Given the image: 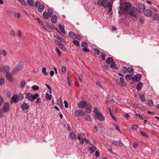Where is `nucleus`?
Returning a JSON list of instances; mask_svg holds the SVG:
<instances>
[{
    "instance_id": "nucleus-1",
    "label": "nucleus",
    "mask_w": 159,
    "mask_h": 159,
    "mask_svg": "<svg viewBox=\"0 0 159 159\" xmlns=\"http://www.w3.org/2000/svg\"><path fill=\"white\" fill-rule=\"evenodd\" d=\"M39 96L38 93H36L33 95L31 93H28L25 94V98L30 101L32 102Z\"/></svg>"
},
{
    "instance_id": "nucleus-2",
    "label": "nucleus",
    "mask_w": 159,
    "mask_h": 159,
    "mask_svg": "<svg viewBox=\"0 0 159 159\" xmlns=\"http://www.w3.org/2000/svg\"><path fill=\"white\" fill-rule=\"evenodd\" d=\"M132 6V4L130 2H126L123 3L122 6L119 7L120 10L122 7L123 9L126 11H128L130 10V8Z\"/></svg>"
},
{
    "instance_id": "nucleus-3",
    "label": "nucleus",
    "mask_w": 159,
    "mask_h": 159,
    "mask_svg": "<svg viewBox=\"0 0 159 159\" xmlns=\"http://www.w3.org/2000/svg\"><path fill=\"white\" fill-rule=\"evenodd\" d=\"M137 9L135 7H133L130 9L129 15L131 16V18L135 20L137 19Z\"/></svg>"
},
{
    "instance_id": "nucleus-4",
    "label": "nucleus",
    "mask_w": 159,
    "mask_h": 159,
    "mask_svg": "<svg viewBox=\"0 0 159 159\" xmlns=\"http://www.w3.org/2000/svg\"><path fill=\"white\" fill-rule=\"evenodd\" d=\"M23 63L20 62L11 72L12 75H14L16 73L21 70L23 68Z\"/></svg>"
},
{
    "instance_id": "nucleus-5",
    "label": "nucleus",
    "mask_w": 159,
    "mask_h": 159,
    "mask_svg": "<svg viewBox=\"0 0 159 159\" xmlns=\"http://www.w3.org/2000/svg\"><path fill=\"white\" fill-rule=\"evenodd\" d=\"M34 7L37 8L38 11L39 12H42L44 8V5L38 1H36L35 3Z\"/></svg>"
},
{
    "instance_id": "nucleus-6",
    "label": "nucleus",
    "mask_w": 159,
    "mask_h": 159,
    "mask_svg": "<svg viewBox=\"0 0 159 159\" xmlns=\"http://www.w3.org/2000/svg\"><path fill=\"white\" fill-rule=\"evenodd\" d=\"M10 109L9 104L7 102H5L3 105L2 109L4 112L7 113L9 111Z\"/></svg>"
},
{
    "instance_id": "nucleus-7",
    "label": "nucleus",
    "mask_w": 159,
    "mask_h": 159,
    "mask_svg": "<svg viewBox=\"0 0 159 159\" xmlns=\"http://www.w3.org/2000/svg\"><path fill=\"white\" fill-rule=\"evenodd\" d=\"M100 0H98V4L99 5H101L104 8L106 7L109 4V2H108V0H103L100 2Z\"/></svg>"
},
{
    "instance_id": "nucleus-8",
    "label": "nucleus",
    "mask_w": 159,
    "mask_h": 159,
    "mask_svg": "<svg viewBox=\"0 0 159 159\" xmlns=\"http://www.w3.org/2000/svg\"><path fill=\"white\" fill-rule=\"evenodd\" d=\"M19 99L18 96L16 94H14L10 100V102L11 104L13 103H17L18 102Z\"/></svg>"
},
{
    "instance_id": "nucleus-9",
    "label": "nucleus",
    "mask_w": 159,
    "mask_h": 159,
    "mask_svg": "<svg viewBox=\"0 0 159 159\" xmlns=\"http://www.w3.org/2000/svg\"><path fill=\"white\" fill-rule=\"evenodd\" d=\"M88 103L87 101H81L78 103V107L79 108H83L86 106Z\"/></svg>"
},
{
    "instance_id": "nucleus-10",
    "label": "nucleus",
    "mask_w": 159,
    "mask_h": 159,
    "mask_svg": "<svg viewBox=\"0 0 159 159\" xmlns=\"http://www.w3.org/2000/svg\"><path fill=\"white\" fill-rule=\"evenodd\" d=\"M10 67L9 66H7L0 67V72L4 73L9 72L10 70Z\"/></svg>"
},
{
    "instance_id": "nucleus-11",
    "label": "nucleus",
    "mask_w": 159,
    "mask_h": 159,
    "mask_svg": "<svg viewBox=\"0 0 159 159\" xmlns=\"http://www.w3.org/2000/svg\"><path fill=\"white\" fill-rule=\"evenodd\" d=\"M84 114V112L82 110H81L76 111L74 112L75 115L77 117L83 116Z\"/></svg>"
},
{
    "instance_id": "nucleus-12",
    "label": "nucleus",
    "mask_w": 159,
    "mask_h": 159,
    "mask_svg": "<svg viewBox=\"0 0 159 159\" xmlns=\"http://www.w3.org/2000/svg\"><path fill=\"white\" fill-rule=\"evenodd\" d=\"M138 8L139 9V12H143L145 10V6L144 4L139 3L138 4Z\"/></svg>"
},
{
    "instance_id": "nucleus-13",
    "label": "nucleus",
    "mask_w": 159,
    "mask_h": 159,
    "mask_svg": "<svg viewBox=\"0 0 159 159\" xmlns=\"http://www.w3.org/2000/svg\"><path fill=\"white\" fill-rule=\"evenodd\" d=\"M96 116L97 118L99 120H103L105 119V117L100 112L99 113H97Z\"/></svg>"
},
{
    "instance_id": "nucleus-14",
    "label": "nucleus",
    "mask_w": 159,
    "mask_h": 159,
    "mask_svg": "<svg viewBox=\"0 0 159 159\" xmlns=\"http://www.w3.org/2000/svg\"><path fill=\"white\" fill-rule=\"evenodd\" d=\"M6 76L7 79L10 81L12 82L13 81V78L12 77L11 74L9 72L6 73Z\"/></svg>"
},
{
    "instance_id": "nucleus-15",
    "label": "nucleus",
    "mask_w": 159,
    "mask_h": 159,
    "mask_svg": "<svg viewBox=\"0 0 159 159\" xmlns=\"http://www.w3.org/2000/svg\"><path fill=\"white\" fill-rule=\"evenodd\" d=\"M86 111L87 113H89L91 111L92 107L90 104L88 103L86 106Z\"/></svg>"
},
{
    "instance_id": "nucleus-16",
    "label": "nucleus",
    "mask_w": 159,
    "mask_h": 159,
    "mask_svg": "<svg viewBox=\"0 0 159 159\" xmlns=\"http://www.w3.org/2000/svg\"><path fill=\"white\" fill-rule=\"evenodd\" d=\"M112 143L113 144L116 146H122L123 145V144L122 143L120 140L118 141H113L112 142Z\"/></svg>"
},
{
    "instance_id": "nucleus-17",
    "label": "nucleus",
    "mask_w": 159,
    "mask_h": 159,
    "mask_svg": "<svg viewBox=\"0 0 159 159\" xmlns=\"http://www.w3.org/2000/svg\"><path fill=\"white\" fill-rule=\"evenodd\" d=\"M142 75L140 74H137L134 78L133 79V80L137 82L139 81L141 78Z\"/></svg>"
},
{
    "instance_id": "nucleus-18",
    "label": "nucleus",
    "mask_w": 159,
    "mask_h": 159,
    "mask_svg": "<svg viewBox=\"0 0 159 159\" xmlns=\"http://www.w3.org/2000/svg\"><path fill=\"white\" fill-rule=\"evenodd\" d=\"M152 12L150 10L147 9L144 12V14L147 16L150 17L152 15Z\"/></svg>"
},
{
    "instance_id": "nucleus-19",
    "label": "nucleus",
    "mask_w": 159,
    "mask_h": 159,
    "mask_svg": "<svg viewBox=\"0 0 159 159\" xmlns=\"http://www.w3.org/2000/svg\"><path fill=\"white\" fill-rule=\"evenodd\" d=\"M21 107L24 111L25 109L27 110L29 108V105L28 104L23 102L21 105Z\"/></svg>"
},
{
    "instance_id": "nucleus-20",
    "label": "nucleus",
    "mask_w": 159,
    "mask_h": 159,
    "mask_svg": "<svg viewBox=\"0 0 159 159\" xmlns=\"http://www.w3.org/2000/svg\"><path fill=\"white\" fill-rule=\"evenodd\" d=\"M35 19L37 20L39 24L44 29L46 30V28L44 27V25L43 23L42 20L40 19L38 17H37Z\"/></svg>"
},
{
    "instance_id": "nucleus-21",
    "label": "nucleus",
    "mask_w": 159,
    "mask_h": 159,
    "mask_svg": "<svg viewBox=\"0 0 159 159\" xmlns=\"http://www.w3.org/2000/svg\"><path fill=\"white\" fill-rule=\"evenodd\" d=\"M120 80L121 82L119 85L122 87H124L126 84V83L125 82L124 78L122 77H120Z\"/></svg>"
},
{
    "instance_id": "nucleus-22",
    "label": "nucleus",
    "mask_w": 159,
    "mask_h": 159,
    "mask_svg": "<svg viewBox=\"0 0 159 159\" xmlns=\"http://www.w3.org/2000/svg\"><path fill=\"white\" fill-rule=\"evenodd\" d=\"M57 102L58 105L59 106V107L61 108L62 109L63 107L62 103V98H60L57 101Z\"/></svg>"
},
{
    "instance_id": "nucleus-23",
    "label": "nucleus",
    "mask_w": 159,
    "mask_h": 159,
    "mask_svg": "<svg viewBox=\"0 0 159 159\" xmlns=\"http://www.w3.org/2000/svg\"><path fill=\"white\" fill-rule=\"evenodd\" d=\"M153 17V20H159V15L156 13H154L152 15Z\"/></svg>"
},
{
    "instance_id": "nucleus-24",
    "label": "nucleus",
    "mask_w": 159,
    "mask_h": 159,
    "mask_svg": "<svg viewBox=\"0 0 159 159\" xmlns=\"http://www.w3.org/2000/svg\"><path fill=\"white\" fill-rule=\"evenodd\" d=\"M143 85V84L142 82H139L136 87L137 90L138 91L140 90L142 88Z\"/></svg>"
},
{
    "instance_id": "nucleus-25",
    "label": "nucleus",
    "mask_w": 159,
    "mask_h": 159,
    "mask_svg": "<svg viewBox=\"0 0 159 159\" xmlns=\"http://www.w3.org/2000/svg\"><path fill=\"white\" fill-rule=\"evenodd\" d=\"M58 27L59 29L61 31V32L63 34H65V31L64 30V28L63 26L61 25H58Z\"/></svg>"
},
{
    "instance_id": "nucleus-26",
    "label": "nucleus",
    "mask_w": 159,
    "mask_h": 159,
    "mask_svg": "<svg viewBox=\"0 0 159 159\" xmlns=\"http://www.w3.org/2000/svg\"><path fill=\"white\" fill-rule=\"evenodd\" d=\"M108 13H109L110 12H111V14H112V4L111 2H110L109 4L108 5Z\"/></svg>"
},
{
    "instance_id": "nucleus-27",
    "label": "nucleus",
    "mask_w": 159,
    "mask_h": 159,
    "mask_svg": "<svg viewBox=\"0 0 159 159\" xmlns=\"http://www.w3.org/2000/svg\"><path fill=\"white\" fill-rule=\"evenodd\" d=\"M113 61V59L111 57H109L107 58L106 60V62L107 64H110Z\"/></svg>"
},
{
    "instance_id": "nucleus-28",
    "label": "nucleus",
    "mask_w": 159,
    "mask_h": 159,
    "mask_svg": "<svg viewBox=\"0 0 159 159\" xmlns=\"http://www.w3.org/2000/svg\"><path fill=\"white\" fill-rule=\"evenodd\" d=\"M57 21V17L56 16L53 15L51 18V21L53 23H56Z\"/></svg>"
},
{
    "instance_id": "nucleus-29",
    "label": "nucleus",
    "mask_w": 159,
    "mask_h": 159,
    "mask_svg": "<svg viewBox=\"0 0 159 159\" xmlns=\"http://www.w3.org/2000/svg\"><path fill=\"white\" fill-rule=\"evenodd\" d=\"M43 17L46 19H48L49 17H51V16H49L48 13L46 11H44L43 12Z\"/></svg>"
},
{
    "instance_id": "nucleus-30",
    "label": "nucleus",
    "mask_w": 159,
    "mask_h": 159,
    "mask_svg": "<svg viewBox=\"0 0 159 159\" xmlns=\"http://www.w3.org/2000/svg\"><path fill=\"white\" fill-rule=\"evenodd\" d=\"M133 75L132 74H127L125 76V79L126 80H130L131 78L132 77V76Z\"/></svg>"
},
{
    "instance_id": "nucleus-31",
    "label": "nucleus",
    "mask_w": 159,
    "mask_h": 159,
    "mask_svg": "<svg viewBox=\"0 0 159 159\" xmlns=\"http://www.w3.org/2000/svg\"><path fill=\"white\" fill-rule=\"evenodd\" d=\"M128 72L130 73V74L133 75L134 73V70L132 67H128L127 68Z\"/></svg>"
},
{
    "instance_id": "nucleus-32",
    "label": "nucleus",
    "mask_w": 159,
    "mask_h": 159,
    "mask_svg": "<svg viewBox=\"0 0 159 159\" xmlns=\"http://www.w3.org/2000/svg\"><path fill=\"white\" fill-rule=\"evenodd\" d=\"M52 98V96L51 95L48 94V93H46V98L47 100H50Z\"/></svg>"
},
{
    "instance_id": "nucleus-33",
    "label": "nucleus",
    "mask_w": 159,
    "mask_h": 159,
    "mask_svg": "<svg viewBox=\"0 0 159 159\" xmlns=\"http://www.w3.org/2000/svg\"><path fill=\"white\" fill-rule=\"evenodd\" d=\"M76 35L74 32L70 31V37L73 39H74L76 38Z\"/></svg>"
},
{
    "instance_id": "nucleus-34",
    "label": "nucleus",
    "mask_w": 159,
    "mask_h": 159,
    "mask_svg": "<svg viewBox=\"0 0 159 159\" xmlns=\"http://www.w3.org/2000/svg\"><path fill=\"white\" fill-rule=\"evenodd\" d=\"M109 111L110 114L111 116V117L113 119H114L115 121H117L116 119V118L115 117L113 116V114H112V113L111 111V108H110V107L109 108Z\"/></svg>"
},
{
    "instance_id": "nucleus-35",
    "label": "nucleus",
    "mask_w": 159,
    "mask_h": 159,
    "mask_svg": "<svg viewBox=\"0 0 159 159\" xmlns=\"http://www.w3.org/2000/svg\"><path fill=\"white\" fill-rule=\"evenodd\" d=\"M70 138L72 139H76V135L73 132L70 133Z\"/></svg>"
},
{
    "instance_id": "nucleus-36",
    "label": "nucleus",
    "mask_w": 159,
    "mask_h": 159,
    "mask_svg": "<svg viewBox=\"0 0 159 159\" xmlns=\"http://www.w3.org/2000/svg\"><path fill=\"white\" fill-rule=\"evenodd\" d=\"M93 51L97 55H99L100 53L99 50L98 48H94Z\"/></svg>"
},
{
    "instance_id": "nucleus-37",
    "label": "nucleus",
    "mask_w": 159,
    "mask_h": 159,
    "mask_svg": "<svg viewBox=\"0 0 159 159\" xmlns=\"http://www.w3.org/2000/svg\"><path fill=\"white\" fill-rule=\"evenodd\" d=\"M1 54L3 56H6L7 55V53L4 49H3L1 51Z\"/></svg>"
},
{
    "instance_id": "nucleus-38",
    "label": "nucleus",
    "mask_w": 159,
    "mask_h": 159,
    "mask_svg": "<svg viewBox=\"0 0 159 159\" xmlns=\"http://www.w3.org/2000/svg\"><path fill=\"white\" fill-rule=\"evenodd\" d=\"M106 56V55L105 53L104 52L101 53V57L102 61H104L105 60Z\"/></svg>"
},
{
    "instance_id": "nucleus-39",
    "label": "nucleus",
    "mask_w": 159,
    "mask_h": 159,
    "mask_svg": "<svg viewBox=\"0 0 159 159\" xmlns=\"http://www.w3.org/2000/svg\"><path fill=\"white\" fill-rule=\"evenodd\" d=\"M85 120L89 121H91L92 120L90 116L88 115H86L85 116Z\"/></svg>"
},
{
    "instance_id": "nucleus-40",
    "label": "nucleus",
    "mask_w": 159,
    "mask_h": 159,
    "mask_svg": "<svg viewBox=\"0 0 159 159\" xmlns=\"http://www.w3.org/2000/svg\"><path fill=\"white\" fill-rule=\"evenodd\" d=\"M27 3L30 6H33L34 5V1L33 0H28Z\"/></svg>"
},
{
    "instance_id": "nucleus-41",
    "label": "nucleus",
    "mask_w": 159,
    "mask_h": 159,
    "mask_svg": "<svg viewBox=\"0 0 159 159\" xmlns=\"http://www.w3.org/2000/svg\"><path fill=\"white\" fill-rule=\"evenodd\" d=\"M128 71L127 68L125 66H123L122 69V72L123 73L125 74Z\"/></svg>"
},
{
    "instance_id": "nucleus-42",
    "label": "nucleus",
    "mask_w": 159,
    "mask_h": 159,
    "mask_svg": "<svg viewBox=\"0 0 159 159\" xmlns=\"http://www.w3.org/2000/svg\"><path fill=\"white\" fill-rule=\"evenodd\" d=\"M139 97L141 100L143 102H144L145 101L144 96L143 94H140Z\"/></svg>"
},
{
    "instance_id": "nucleus-43",
    "label": "nucleus",
    "mask_w": 159,
    "mask_h": 159,
    "mask_svg": "<svg viewBox=\"0 0 159 159\" xmlns=\"http://www.w3.org/2000/svg\"><path fill=\"white\" fill-rule=\"evenodd\" d=\"M148 105L150 107H152L153 106V101L151 100H149L148 103Z\"/></svg>"
},
{
    "instance_id": "nucleus-44",
    "label": "nucleus",
    "mask_w": 159,
    "mask_h": 159,
    "mask_svg": "<svg viewBox=\"0 0 159 159\" xmlns=\"http://www.w3.org/2000/svg\"><path fill=\"white\" fill-rule=\"evenodd\" d=\"M48 13L49 15V16H51L52 14V11L51 9H49L48 10Z\"/></svg>"
},
{
    "instance_id": "nucleus-45",
    "label": "nucleus",
    "mask_w": 159,
    "mask_h": 159,
    "mask_svg": "<svg viewBox=\"0 0 159 159\" xmlns=\"http://www.w3.org/2000/svg\"><path fill=\"white\" fill-rule=\"evenodd\" d=\"M73 43L76 46H79L80 45L79 42L76 40H73Z\"/></svg>"
},
{
    "instance_id": "nucleus-46",
    "label": "nucleus",
    "mask_w": 159,
    "mask_h": 159,
    "mask_svg": "<svg viewBox=\"0 0 159 159\" xmlns=\"http://www.w3.org/2000/svg\"><path fill=\"white\" fill-rule=\"evenodd\" d=\"M54 37L57 39H58L59 40H60L61 41H64V39L63 38H62V37L59 36L57 35H54Z\"/></svg>"
},
{
    "instance_id": "nucleus-47",
    "label": "nucleus",
    "mask_w": 159,
    "mask_h": 159,
    "mask_svg": "<svg viewBox=\"0 0 159 159\" xmlns=\"http://www.w3.org/2000/svg\"><path fill=\"white\" fill-rule=\"evenodd\" d=\"M42 72L45 75H47L48 74V73L46 71V68L45 67L43 68Z\"/></svg>"
},
{
    "instance_id": "nucleus-48",
    "label": "nucleus",
    "mask_w": 159,
    "mask_h": 159,
    "mask_svg": "<svg viewBox=\"0 0 159 159\" xmlns=\"http://www.w3.org/2000/svg\"><path fill=\"white\" fill-rule=\"evenodd\" d=\"M81 46L82 47H83L84 48L87 47L88 46L87 43L85 42H83L81 43Z\"/></svg>"
},
{
    "instance_id": "nucleus-49",
    "label": "nucleus",
    "mask_w": 159,
    "mask_h": 159,
    "mask_svg": "<svg viewBox=\"0 0 159 159\" xmlns=\"http://www.w3.org/2000/svg\"><path fill=\"white\" fill-rule=\"evenodd\" d=\"M116 63L115 62L111 63L110 65V67L112 69H114L115 68Z\"/></svg>"
},
{
    "instance_id": "nucleus-50",
    "label": "nucleus",
    "mask_w": 159,
    "mask_h": 159,
    "mask_svg": "<svg viewBox=\"0 0 159 159\" xmlns=\"http://www.w3.org/2000/svg\"><path fill=\"white\" fill-rule=\"evenodd\" d=\"M62 72L64 74L66 71V68L65 66H63L61 68Z\"/></svg>"
},
{
    "instance_id": "nucleus-51",
    "label": "nucleus",
    "mask_w": 159,
    "mask_h": 159,
    "mask_svg": "<svg viewBox=\"0 0 159 159\" xmlns=\"http://www.w3.org/2000/svg\"><path fill=\"white\" fill-rule=\"evenodd\" d=\"M32 88L34 90H37L39 89V86L37 85H35L32 86Z\"/></svg>"
},
{
    "instance_id": "nucleus-52",
    "label": "nucleus",
    "mask_w": 159,
    "mask_h": 159,
    "mask_svg": "<svg viewBox=\"0 0 159 159\" xmlns=\"http://www.w3.org/2000/svg\"><path fill=\"white\" fill-rule=\"evenodd\" d=\"M25 84L26 83L25 81H22L20 84V86L22 88H24V87L25 86Z\"/></svg>"
},
{
    "instance_id": "nucleus-53",
    "label": "nucleus",
    "mask_w": 159,
    "mask_h": 159,
    "mask_svg": "<svg viewBox=\"0 0 159 159\" xmlns=\"http://www.w3.org/2000/svg\"><path fill=\"white\" fill-rule=\"evenodd\" d=\"M89 149L90 152L91 153H93V152H94V149L92 147H89Z\"/></svg>"
},
{
    "instance_id": "nucleus-54",
    "label": "nucleus",
    "mask_w": 159,
    "mask_h": 159,
    "mask_svg": "<svg viewBox=\"0 0 159 159\" xmlns=\"http://www.w3.org/2000/svg\"><path fill=\"white\" fill-rule=\"evenodd\" d=\"M41 102V100L40 98H37V100L35 102V104L36 105H37L38 104H39Z\"/></svg>"
},
{
    "instance_id": "nucleus-55",
    "label": "nucleus",
    "mask_w": 159,
    "mask_h": 159,
    "mask_svg": "<svg viewBox=\"0 0 159 159\" xmlns=\"http://www.w3.org/2000/svg\"><path fill=\"white\" fill-rule=\"evenodd\" d=\"M6 96L8 98H9L11 97V93L8 90L6 92Z\"/></svg>"
},
{
    "instance_id": "nucleus-56",
    "label": "nucleus",
    "mask_w": 159,
    "mask_h": 159,
    "mask_svg": "<svg viewBox=\"0 0 159 159\" xmlns=\"http://www.w3.org/2000/svg\"><path fill=\"white\" fill-rule=\"evenodd\" d=\"M54 41L55 43H57L59 45H61L62 44L57 39H54Z\"/></svg>"
},
{
    "instance_id": "nucleus-57",
    "label": "nucleus",
    "mask_w": 159,
    "mask_h": 159,
    "mask_svg": "<svg viewBox=\"0 0 159 159\" xmlns=\"http://www.w3.org/2000/svg\"><path fill=\"white\" fill-rule=\"evenodd\" d=\"M138 127V126L136 125H133L132 126V129L134 130H135Z\"/></svg>"
},
{
    "instance_id": "nucleus-58",
    "label": "nucleus",
    "mask_w": 159,
    "mask_h": 159,
    "mask_svg": "<svg viewBox=\"0 0 159 159\" xmlns=\"http://www.w3.org/2000/svg\"><path fill=\"white\" fill-rule=\"evenodd\" d=\"M135 116L137 117H139L142 120H143V116L139 114L136 113L135 114Z\"/></svg>"
},
{
    "instance_id": "nucleus-59",
    "label": "nucleus",
    "mask_w": 159,
    "mask_h": 159,
    "mask_svg": "<svg viewBox=\"0 0 159 159\" xmlns=\"http://www.w3.org/2000/svg\"><path fill=\"white\" fill-rule=\"evenodd\" d=\"M140 134H141L142 135L144 136H146L147 135L146 134V133L142 131H139Z\"/></svg>"
},
{
    "instance_id": "nucleus-60",
    "label": "nucleus",
    "mask_w": 159,
    "mask_h": 159,
    "mask_svg": "<svg viewBox=\"0 0 159 159\" xmlns=\"http://www.w3.org/2000/svg\"><path fill=\"white\" fill-rule=\"evenodd\" d=\"M4 111L2 109L0 110V117L2 118L3 116Z\"/></svg>"
},
{
    "instance_id": "nucleus-61",
    "label": "nucleus",
    "mask_w": 159,
    "mask_h": 159,
    "mask_svg": "<svg viewBox=\"0 0 159 159\" xmlns=\"http://www.w3.org/2000/svg\"><path fill=\"white\" fill-rule=\"evenodd\" d=\"M4 80L3 79H0V85H2L4 83Z\"/></svg>"
},
{
    "instance_id": "nucleus-62",
    "label": "nucleus",
    "mask_w": 159,
    "mask_h": 159,
    "mask_svg": "<svg viewBox=\"0 0 159 159\" xmlns=\"http://www.w3.org/2000/svg\"><path fill=\"white\" fill-rule=\"evenodd\" d=\"M4 102V98L2 97H0V104L1 105Z\"/></svg>"
},
{
    "instance_id": "nucleus-63",
    "label": "nucleus",
    "mask_w": 159,
    "mask_h": 159,
    "mask_svg": "<svg viewBox=\"0 0 159 159\" xmlns=\"http://www.w3.org/2000/svg\"><path fill=\"white\" fill-rule=\"evenodd\" d=\"M10 34L12 36H14L15 35V33L13 30H11L10 31Z\"/></svg>"
},
{
    "instance_id": "nucleus-64",
    "label": "nucleus",
    "mask_w": 159,
    "mask_h": 159,
    "mask_svg": "<svg viewBox=\"0 0 159 159\" xmlns=\"http://www.w3.org/2000/svg\"><path fill=\"white\" fill-rule=\"evenodd\" d=\"M64 103L65 104V107L67 108L68 107V102L66 101H64Z\"/></svg>"
}]
</instances>
